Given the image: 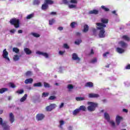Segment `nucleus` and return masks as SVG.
Here are the masks:
<instances>
[{
    "label": "nucleus",
    "mask_w": 130,
    "mask_h": 130,
    "mask_svg": "<svg viewBox=\"0 0 130 130\" xmlns=\"http://www.w3.org/2000/svg\"><path fill=\"white\" fill-rule=\"evenodd\" d=\"M96 28L98 30H100L99 33V36L100 38H104L105 37V29L104 28H106V25L103 23H96Z\"/></svg>",
    "instance_id": "f257e3e1"
},
{
    "label": "nucleus",
    "mask_w": 130,
    "mask_h": 130,
    "mask_svg": "<svg viewBox=\"0 0 130 130\" xmlns=\"http://www.w3.org/2000/svg\"><path fill=\"white\" fill-rule=\"evenodd\" d=\"M87 104L88 105L87 107V110L90 112H93V111H95V110H96V107H98V104L97 103L88 102Z\"/></svg>",
    "instance_id": "f03ea898"
},
{
    "label": "nucleus",
    "mask_w": 130,
    "mask_h": 130,
    "mask_svg": "<svg viewBox=\"0 0 130 130\" xmlns=\"http://www.w3.org/2000/svg\"><path fill=\"white\" fill-rule=\"evenodd\" d=\"M0 125L2 126L3 130H10V126L7 125V122L4 121L1 117H0Z\"/></svg>",
    "instance_id": "7ed1b4c3"
},
{
    "label": "nucleus",
    "mask_w": 130,
    "mask_h": 130,
    "mask_svg": "<svg viewBox=\"0 0 130 130\" xmlns=\"http://www.w3.org/2000/svg\"><path fill=\"white\" fill-rule=\"evenodd\" d=\"M11 25H14L15 28H19L20 27V21L17 18H13L10 21Z\"/></svg>",
    "instance_id": "20e7f679"
},
{
    "label": "nucleus",
    "mask_w": 130,
    "mask_h": 130,
    "mask_svg": "<svg viewBox=\"0 0 130 130\" xmlns=\"http://www.w3.org/2000/svg\"><path fill=\"white\" fill-rule=\"evenodd\" d=\"M77 4H78V1L70 0L69 5V9H76L77 8Z\"/></svg>",
    "instance_id": "39448f33"
},
{
    "label": "nucleus",
    "mask_w": 130,
    "mask_h": 130,
    "mask_svg": "<svg viewBox=\"0 0 130 130\" xmlns=\"http://www.w3.org/2000/svg\"><path fill=\"white\" fill-rule=\"evenodd\" d=\"M2 56L3 58H5V59H6V60L10 61V58L9 57V52L7 51V49H5L3 50Z\"/></svg>",
    "instance_id": "423d86ee"
},
{
    "label": "nucleus",
    "mask_w": 130,
    "mask_h": 130,
    "mask_svg": "<svg viewBox=\"0 0 130 130\" xmlns=\"http://www.w3.org/2000/svg\"><path fill=\"white\" fill-rule=\"evenodd\" d=\"M36 53V54H38L39 55H42L43 56H44L45 58H48L49 57V55L46 52H42L40 51H37Z\"/></svg>",
    "instance_id": "0eeeda50"
},
{
    "label": "nucleus",
    "mask_w": 130,
    "mask_h": 130,
    "mask_svg": "<svg viewBox=\"0 0 130 130\" xmlns=\"http://www.w3.org/2000/svg\"><path fill=\"white\" fill-rule=\"evenodd\" d=\"M55 107H56V105L55 104H52L47 106L46 107V111H52V110H53Z\"/></svg>",
    "instance_id": "6e6552de"
},
{
    "label": "nucleus",
    "mask_w": 130,
    "mask_h": 130,
    "mask_svg": "<svg viewBox=\"0 0 130 130\" xmlns=\"http://www.w3.org/2000/svg\"><path fill=\"white\" fill-rule=\"evenodd\" d=\"M45 117V116L43 114H38L36 116L37 120L40 121L42 120Z\"/></svg>",
    "instance_id": "1a4fd4ad"
},
{
    "label": "nucleus",
    "mask_w": 130,
    "mask_h": 130,
    "mask_svg": "<svg viewBox=\"0 0 130 130\" xmlns=\"http://www.w3.org/2000/svg\"><path fill=\"white\" fill-rule=\"evenodd\" d=\"M72 59H73V60H77V61L78 62L81 60V58H80L79 56H78V55L75 53L72 54Z\"/></svg>",
    "instance_id": "9d476101"
},
{
    "label": "nucleus",
    "mask_w": 130,
    "mask_h": 130,
    "mask_svg": "<svg viewBox=\"0 0 130 130\" xmlns=\"http://www.w3.org/2000/svg\"><path fill=\"white\" fill-rule=\"evenodd\" d=\"M119 45L122 48H126L127 47V44L122 41L119 42Z\"/></svg>",
    "instance_id": "9b49d317"
},
{
    "label": "nucleus",
    "mask_w": 130,
    "mask_h": 130,
    "mask_svg": "<svg viewBox=\"0 0 130 130\" xmlns=\"http://www.w3.org/2000/svg\"><path fill=\"white\" fill-rule=\"evenodd\" d=\"M9 120L11 123H13L15 121V116L13 113H10L9 114Z\"/></svg>",
    "instance_id": "f8f14e48"
},
{
    "label": "nucleus",
    "mask_w": 130,
    "mask_h": 130,
    "mask_svg": "<svg viewBox=\"0 0 130 130\" xmlns=\"http://www.w3.org/2000/svg\"><path fill=\"white\" fill-rule=\"evenodd\" d=\"M89 98H99V94L96 93H89L88 94Z\"/></svg>",
    "instance_id": "ddd939ff"
},
{
    "label": "nucleus",
    "mask_w": 130,
    "mask_h": 130,
    "mask_svg": "<svg viewBox=\"0 0 130 130\" xmlns=\"http://www.w3.org/2000/svg\"><path fill=\"white\" fill-rule=\"evenodd\" d=\"M23 50L25 53H26L27 55H29L32 53V51H31V50L28 48H24Z\"/></svg>",
    "instance_id": "4468645a"
},
{
    "label": "nucleus",
    "mask_w": 130,
    "mask_h": 130,
    "mask_svg": "<svg viewBox=\"0 0 130 130\" xmlns=\"http://www.w3.org/2000/svg\"><path fill=\"white\" fill-rule=\"evenodd\" d=\"M122 119V117L119 116H117L116 117V122L117 124V125H119V123H120V121Z\"/></svg>",
    "instance_id": "2eb2a0df"
},
{
    "label": "nucleus",
    "mask_w": 130,
    "mask_h": 130,
    "mask_svg": "<svg viewBox=\"0 0 130 130\" xmlns=\"http://www.w3.org/2000/svg\"><path fill=\"white\" fill-rule=\"evenodd\" d=\"M99 11L97 10H92L89 11L88 14L90 15H97L99 14Z\"/></svg>",
    "instance_id": "dca6fc26"
},
{
    "label": "nucleus",
    "mask_w": 130,
    "mask_h": 130,
    "mask_svg": "<svg viewBox=\"0 0 130 130\" xmlns=\"http://www.w3.org/2000/svg\"><path fill=\"white\" fill-rule=\"evenodd\" d=\"M116 51L118 53H120V54L123 53L124 52V50L123 48H121L120 47H118L116 48Z\"/></svg>",
    "instance_id": "f3484780"
},
{
    "label": "nucleus",
    "mask_w": 130,
    "mask_h": 130,
    "mask_svg": "<svg viewBox=\"0 0 130 130\" xmlns=\"http://www.w3.org/2000/svg\"><path fill=\"white\" fill-rule=\"evenodd\" d=\"M24 83L26 85H28V84H32V83H33V79L32 78L27 79L25 80Z\"/></svg>",
    "instance_id": "a211bd4d"
},
{
    "label": "nucleus",
    "mask_w": 130,
    "mask_h": 130,
    "mask_svg": "<svg viewBox=\"0 0 130 130\" xmlns=\"http://www.w3.org/2000/svg\"><path fill=\"white\" fill-rule=\"evenodd\" d=\"M101 22L102 23H97L96 24H104V25H105V24L108 23V19L106 18H102Z\"/></svg>",
    "instance_id": "6ab92c4d"
},
{
    "label": "nucleus",
    "mask_w": 130,
    "mask_h": 130,
    "mask_svg": "<svg viewBox=\"0 0 130 130\" xmlns=\"http://www.w3.org/2000/svg\"><path fill=\"white\" fill-rule=\"evenodd\" d=\"M80 110H79V108L76 109L73 112V115L74 116H76L80 113Z\"/></svg>",
    "instance_id": "aec40b11"
},
{
    "label": "nucleus",
    "mask_w": 130,
    "mask_h": 130,
    "mask_svg": "<svg viewBox=\"0 0 130 130\" xmlns=\"http://www.w3.org/2000/svg\"><path fill=\"white\" fill-rule=\"evenodd\" d=\"M88 30H89V26H88V25L87 24H85L84 25L83 32H84V33H86V32H88Z\"/></svg>",
    "instance_id": "412c9836"
},
{
    "label": "nucleus",
    "mask_w": 130,
    "mask_h": 130,
    "mask_svg": "<svg viewBox=\"0 0 130 130\" xmlns=\"http://www.w3.org/2000/svg\"><path fill=\"white\" fill-rule=\"evenodd\" d=\"M104 117L107 121H109V120H110V116H109V114L108 113L106 112L104 113Z\"/></svg>",
    "instance_id": "4be33fe9"
},
{
    "label": "nucleus",
    "mask_w": 130,
    "mask_h": 130,
    "mask_svg": "<svg viewBox=\"0 0 130 130\" xmlns=\"http://www.w3.org/2000/svg\"><path fill=\"white\" fill-rule=\"evenodd\" d=\"M47 9H48V5L45 2L42 6V10L45 11V10H47Z\"/></svg>",
    "instance_id": "5701e85b"
},
{
    "label": "nucleus",
    "mask_w": 130,
    "mask_h": 130,
    "mask_svg": "<svg viewBox=\"0 0 130 130\" xmlns=\"http://www.w3.org/2000/svg\"><path fill=\"white\" fill-rule=\"evenodd\" d=\"M78 109L79 110V111L81 112V111H87V108H86V107L85 106H81Z\"/></svg>",
    "instance_id": "b1692460"
},
{
    "label": "nucleus",
    "mask_w": 130,
    "mask_h": 130,
    "mask_svg": "<svg viewBox=\"0 0 130 130\" xmlns=\"http://www.w3.org/2000/svg\"><path fill=\"white\" fill-rule=\"evenodd\" d=\"M76 101H84V100H86L85 97H76Z\"/></svg>",
    "instance_id": "393cba45"
},
{
    "label": "nucleus",
    "mask_w": 130,
    "mask_h": 130,
    "mask_svg": "<svg viewBox=\"0 0 130 130\" xmlns=\"http://www.w3.org/2000/svg\"><path fill=\"white\" fill-rule=\"evenodd\" d=\"M27 97H28V95L27 94H25L20 99V102H24V101H26Z\"/></svg>",
    "instance_id": "a878e982"
},
{
    "label": "nucleus",
    "mask_w": 130,
    "mask_h": 130,
    "mask_svg": "<svg viewBox=\"0 0 130 130\" xmlns=\"http://www.w3.org/2000/svg\"><path fill=\"white\" fill-rule=\"evenodd\" d=\"M93 86V83H92L91 82H89L85 84V86L89 87V88H92Z\"/></svg>",
    "instance_id": "bb28decb"
},
{
    "label": "nucleus",
    "mask_w": 130,
    "mask_h": 130,
    "mask_svg": "<svg viewBox=\"0 0 130 130\" xmlns=\"http://www.w3.org/2000/svg\"><path fill=\"white\" fill-rule=\"evenodd\" d=\"M45 3L48 5H52V4H54V2L52 0H45Z\"/></svg>",
    "instance_id": "cd10ccee"
},
{
    "label": "nucleus",
    "mask_w": 130,
    "mask_h": 130,
    "mask_svg": "<svg viewBox=\"0 0 130 130\" xmlns=\"http://www.w3.org/2000/svg\"><path fill=\"white\" fill-rule=\"evenodd\" d=\"M67 88L70 92L72 91L74 89V85L72 84H68L67 86Z\"/></svg>",
    "instance_id": "c85d7f7f"
},
{
    "label": "nucleus",
    "mask_w": 130,
    "mask_h": 130,
    "mask_svg": "<svg viewBox=\"0 0 130 130\" xmlns=\"http://www.w3.org/2000/svg\"><path fill=\"white\" fill-rule=\"evenodd\" d=\"M9 89L7 88H3L0 89V94H3L5 92H7Z\"/></svg>",
    "instance_id": "c756f323"
},
{
    "label": "nucleus",
    "mask_w": 130,
    "mask_h": 130,
    "mask_svg": "<svg viewBox=\"0 0 130 130\" xmlns=\"http://www.w3.org/2000/svg\"><path fill=\"white\" fill-rule=\"evenodd\" d=\"M59 127L60 128H62V125H63V124H64L65 122L64 121L62 120H60L59 121Z\"/></svg>",
    "instance_id": "7c9ffc66"
},
{
    "label": "nucleus",
    "mask_w": 130,
    "mask_h": 130,
    "mask_svg": "<svg viewBox=\"0 0 130 130\" xmlns=\"http://www.w3.org/2000/svg\"><path fill=\"white\" fill-rule=\"evenodd\" d=\"M19 59H20V56H19V55H15L13 56V60H14V61H18Z\"/></svg>",
    "instance_id": "2f4dec72"
},
{
    "label": "nucleus",
    "mask_w": 130,
    "mask_h": 130,
    "mask_svg": "<svg viewBox=\"0 0 130 130\" xmlns=\"http://www.w3.org/2000/svg\"><path fill=\"white\" fill-rule=\"evenodd\" d=\"M55 23V20L54 19H50L49 21V25H50L51 26L53 25Z\"/></svg>",
    "instance_id": "473e14b6"
},
{
    "label": "nucleus",
    "mask_w": 130,
    "mask_h": 130,
    "mask_svg": "<svg viewBox=\"0 0 130 130\" xmlns=\"http://www.w3.org/2000/svg\"><path fill=\"white\" fill-rule=\"evenodd\" d=\"M122 39L125 41H129V37L127 36H123Z\"/></svg>",
    "instance_id": "72a5a7b5"
},
{
    "label": "nucleus",
    "mask_w": 130,
    "mask_h": 130,
    "mask_svg": "<svg viewBox=\"0 0 130 130\" xmlns=\"http://www.w3.org/2000/svg\"><path fill=\"white\" fill-rule=\"evenodd\" d=\"M108 122H109L110 124L111 125L112 127H114L115 126V122H114L113 120H109V121H108Z\"/></svg>",
    "instance_id": "f704fd0d"
},
{
    "label": "nucleus",
    "mask_w": 130,
    "mask_h": 130,
    "mask_svg": "<svg viewBox=\"0 0 130 130\" xmlns=\"http://www.w3.org/2000/svg\"><path fill=\"white\" fill-rule=\"evenodd\" d=\"M101 8L105 11V12H109V9L106 7V6H102Z\"/></svg>",
    "instance_id": "c9c22d12"
},
{
    "label": "nucleus",
    "mask_w": 130,
    "mask_h": 130,
    "mask_svg": "<svg viewBox=\"0 0 130 130\" xmlns=\"http://www.w3.org/2000/svg\"><path fill=\"white\" fill-rule=\"evenodd\" d=\"M32 75L33 74L32 73V72H31L30 71H27L25 73V76L26 77H30V76H32Z\"/></svg>",
    "instance_id": "e433bc0d"
},
{
    "label": "nucleus",
    "mask_w": 130,
    "mask_h": 130,
    "mask_svg": "<svg viewBox=\"0 0 130 130\" xmlns=\"http://www.w3.org/2000/svg\"><path fill=\"white\" fill-rule=\"evenodd\" d=\"M34 87H42V84L41 82H38L34 84Z\"/></svg>",
    "instance_id": "4c0bfd02"
},
{
    "label": "nucleus",
    "mask_w": 130,
    "mask_h": 130,
    "mask_svg": "<svg viewBox=\"0 0 130 130\" xmlns=\"http://www.w3.org/2000/svg\"><path fill=\"white\" fill-rule=\"evenodd\" d=\"M31 35H32V36L34 37H36L37 38L40 37V35L35 32H32Z\"/></svg>",
    "instance_id": "58836bf2"
},
{
    "label": "nucleus",
    "mask_w": 130,
    "mask_h": 130,
    "mask_svg": "<svg viewBox=\"0 0 130 130\" xmlns=\"http://www.w3.org/2000/svg\"><path fill=\"white\" fill-rule=\"evenodd\" d=\"M13 52H15V53H19L20 50L18 48H13Z\"/></svg>",
    "instance_id": "ea45409f"
},
{
    "label": "nucleus",
    "mask_w": 130,
    "mask_h": 130,
    "mask_svg": "<svg viewBox=\"0 0 130 130\" xmlns=\"http://www.w3.org/2000/svg\"><path fill=\"white\" fill-rule=\"evenodd\" d=\"M48 95H49V93L48 92H44L42 95V97L43 98H45V97H47Z\"/></svg>",
    "instance_id": "a19ab883"
},
{
    "label": "nucleus",
    "mask_w": 130,
    "mask_h": 130,
    "mask_svg": "<svg viewBox=\"0 0 130 130\" xmlns=\"http://www.w3.org/2000/svg\"><path fill=\"white\" fill-rule=\"evenodd\" d=\"M33 17H34V14H29L27 16L26 19L29 20L30 19H32V18H33Z\"/></svg>",
    "instance_id": "79ce46f5"
},
{
    "label": "nucleus",
    "mask_w": 130,
    "mask_h": 130,
    "mask_svg": "<svg viewBox=\"0 0 130 130\" xmlns=\"http://www.w3.org/2000/svg\"><path fill=\"white\" fill-rule=\"evenodd\" d=\"M70 26L72 28H75L77 26V23L75 22H73L71 23Z\"/></svg>",
    "instance_id": "37998d69"
},
{
    "label": "nucleus",
    "mask_w": 130,
    "mask_h": 130,
    "mask_svg": "<svg viewBox=\"0 0 130 130\" xmlns=\"http://www.w3.org/2000/svg\"><path fill=\"white\" fill-rule=\"evenodd\" d=\"M81 42H82V40H77L75 42V44H76V45H79V44H81Z\"/></svg>",
    "instance_id": "c03bdc74"
},
{
    "label": "nucleus",
    "mask_w": 130,
    "mask_h": 130,
    "mask_svg": "<svg viewBox=\"0 0 130 130\" xmlns=\"http://www.w3.org/2000/svg\"><path fill=\"white\" fill-rule=\"evenodd\" d=\"M63 47H64V48H65L66 49H69L70 48V46L67 43L63 44Z\"/></svg>",
    "instance_id": "a18cd8bd"
},
{
    "label": "nucleus",
    "mask_w": 130,
    "mask_h": 130,
    "mask_svg": "<svg viewBox=\"0 0 130 130\" xmlns=\"http://www.w3.org/2000/svg\"><path fill=\"white\" fill-rule=\"evenodd\" d=\"M40 4V0H35L34 1V5H39Z\"/></svg>",
    "instance_id": "49530a36"
},
{
    "label": "nucleus",
    "mask_w": 130,
    "mask_h": 130,
    "mask_svg": "<svg viewBox=\"0 0 130 130\" xmlns=\"http://www.w3.org/2000/svg\"><path fill=\"white\" fill-rule=\"evenodd\" d=\"M16 93H17L18 94H23V93H24V90L23 89H20V90H18L16 91Z\"/></svg>",
    "instance_id": "de8ad7c7"
},
{
    "label": "nucleus",
    "mask_w": 130,
    "mask_h": 130,
    "mask_svg": "<svg viewBox=\"0 0 130 130\" xmlns=\"http://www.w3.org/2000/svg\"><path fill=\"white\" fill-rule=\"evenodd\" d=\"M44 86L45 88H49V87H50V85H49V84L46 82L44 83Z\"/></svg>",
    "instance_id": "09e8293b"
},
{
    "label": "nucleus",
    "mask_w": 130,
    "mask_h": 130,
    "mask_svg": "<svg viewBox=\"0 0 130 130\" xmlns=\"http://www.w3.org/2000/svg\"><path fill=\"white\" fill-rule=\"evenodd\" d=\"M91 63H96L97 62V58H94L91 60Z\"/></svg>",
    "instance_id": "8fccbe9b"
},
{
    "label": "nucleus",
    "mask_w": 130,
    "mask_h": 130,
    "mask_svg": "<svg viewBox=\"0 0 130 130\" xmlns=\"http://www.w3.org/2000/svg\"><path fill=\"white\" fill-rule=\"evenodd\" d=\"M9 87H11V88H16V85L13 83H9Z\"/></svg>",
    "instance_id": "3c124183"
},
{
    "label": "nucleus",
    "mask_w": 130,
    "mask_h": 130,
    "mask_svg": "<svg viewBox=\"0 0 130 130\" xmlns=\"http://www.w3.org/2000/svg\"><path fill=\"white\" fill-rule=\"evenodd\" d=\"M64 53H66V50L59 51V54L60 55H63Z\"/></svg>",
    "instance_id": "603ef678"
},
{
    "label": "nucleus",
    "mask_w": 130,
    "mask_h": 130,
    "mask_svg": "<svg viewBox=\"0 0 130 130\" xmlns=\"http://www.w3.org/2000/svg\"><path fill=\"white\" fill-rule=\"evenodd\" d=\"M109 55V52H106V53L103 54L104 57H107V56H108Z\"/></svg>",
    "instance_id": "864d4df0"
},
{
    "label": "nucleus",
    "mask_w": 130,
    "mask_h": 130,
    "mask_svg": "<svg viewBox=\"0 0 130 130\" xmlns=\"http://www.w3.org/2000/svg\"><path fill=\"white\" fill-rule=\"evenodd\" d=\"M10 32L11 34H15V32H16V29H12L10 30Z\"/></svg>",
    "instance_id": "5fc2aeb1"
},
{
    "label": "nucleus",
    "mask_w": 130,
    "mask_h": 130,
    "mask_svg": "<svg viewBox=\"0 0 130 130\" xmlns=\"http://www.w3.org/2000/svg\"><path fill=\"white\" fill-rule=\"evenodd\" d=\"M125 70H130V64H127V65L125 67Z\"/></svg>",
    "instance_id": "6e6d98bb"
},
{
    "label": "nucleus",
    "mask_w": 130,
    "mask_h": 130,
    "mask_svg": "<svg viewBox=\"0 0 130 130\" xmlns=\"http://www.w3.org/2000/svg\"><path fill=\"white\" fill-rule=\"evenodd\" d=\"M55 98H56L54 96H51L49 97L50 100H54V99H55Z\"/></svg>",
    "instance_id": "4d7b16f0"
},
{
    "label": "nucleus",
    "mask_w": 130,
    "mask_h": 130,
    "mask_svg": "<svg viewBox=\"0 0 130 130\" xmlns=\"http://www.w3.org/2000/svg\"><path fill=\"white\" fill-rule=\"evenodd\" d=\"M64 105V103H62L59 106V108L60 109V108H62V107H63Z\"/></svg>",
    "instance_id": "13d9d810"
},
{
    "label": "nucleus",
    "mask_w": 130,
    "mask_h": 130,
    "mask_svg": "<svg viewBox=\"0 0 130 130\" xmlns=\"http://www.w3.org/2000/svg\"><path fill=\"white\" fill-rule=\"evenodd\" d=\"M50 15H52V16H55V15H56V12H51Z\"/></svg>",
    "instance_id": "bf43d9fd"
},
{
    "label": "nucleus",
    "mask_w": 130,
    "mask_h": 130,
    "mask_svg": "<svg viewBox=\"0 0 130 130\" xmlns=\"http://www.w3.org/2000/svg\"><path fill=\"white\" fill-rule=\"evenodd\" d=\"M58 30H59V31H62V30H63V27H59L58 28Z\"/></svg>",
    "instance_id": "052dcab7"
},
{
    "label": "nucleus",
    "mask_w": 130,
    "mask_h": 130,
    "mask_svg": "<svg viewBox=\"0 0 130 130\" xmlns=\"http://www.w3.org/2000/svg\"><path fill=\"white\" fill-rule=\"evenodd\" d=\"M97 31V30L95 28H92V32H93L94 34H95V33H96V32Z\"/></svg>",
    "instance_id": "680f3d73"
},
{
    "label": "nucleus",
    "mask_w": 130,
    "mask_h": 130,
    "mask_svg": "<svg viewBox=\"0 0 130 130\" xmlns=\"http://www.w3.org/2000/svg\"><path fill=\"white\" fill-rule=\"evenodd\" d=\"M68 128V130H73V126H69Z\"/></svg>",
    "instance_id": "e2e57ef3"
},
{
    "label": "nucleus",
    "mask_w": 130,
    "mask_h": 130,
    "mask_svg": "<svg viewBox=\"0 0 130 130\" xmlns=\"http://www.w3.org/2000/svg\"><path fill=\"white\" fill-rule=\"evenodd\" d=\"M18 33H19V34H22V33H23V30H19L18 31Z\"/></svg>",
    "instance_id": "0e129e2a"
},
{
    "label": "nucleus",
    "mask_w": 130,
    "mask_h": 130,
    "mask_svg": "<svg viewBox=\"0 0 130 130\" xmlns=\"http://www.w3.org/2000/svg\"><path fill=\"white\" fill-rule=\"evenodd\" d=\"M63 3L65 4H68V0H63Z\"/></svg>",
    "instance_id": "69168bd1"
},
{
    "label": "nucleus",
    "mask_w": 130,
    "mask_h": 130,
    "mask_svg": "<svg viewBox=\"0 0 130 130\" xmlns=\"http://www.w3.org/2000/svg\"><path fill=\"white\" fill-rule=\"evenodd\" d=\"M127 109H123V112H125L126 113H127Z\"/></svg>",
    "instance_id": "338daca9"
},
{
    "label": "nucleus",
    "mask_w": 130,
    "mask_h": 130,
    "mask_svg": "<svg viewBox=\"0 0 130 130\" xmlns=\"http://www.w3.org/2000/svg\"><path fill=\"white\" fill-rule=\"evenodd\" d=\"M76 35H77V36H80L81 35V34L80 32H76Z\"/></svg>",
    "instance_id": "774afa93"
}]
</instances>
